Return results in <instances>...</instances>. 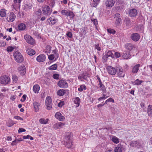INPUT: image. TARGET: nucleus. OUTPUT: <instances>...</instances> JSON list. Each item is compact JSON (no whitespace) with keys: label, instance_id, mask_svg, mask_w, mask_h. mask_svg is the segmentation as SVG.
<instances>
[{"label":"nucleus","instance_id":"nucleus-1","mask_svg":"<svg viewBox=\"0 0 152 152\" xmlns=\"http://www.w3.org/2000/svg\"><path fill=\"white\" fill-rule=\"evenodd\" d=\"M71 135L70 134L65 136L64 139L65 145L66 147L68 148H70L73 145V142L72 140L71 139Z\"/></svg>","mask_w":152,"mask_h":152},{"label":"nucleus","instance_id":"nucleus-2","mask_svg":"<svg viewBox=\"0 0 152 152\" xmlns=\"http://www.w3.org/2000/svg\"><path fill=\"white\" fill-rule=\"evenodd\" d=\"M14 56L15 60L17 62L21 63L23 61V56L19 52H16L14 53Z\"/></svg>","mask_w":152,"mask_h":152},{"label":"nucleus","instance_id":"nucleus-3","mask_svg":"<svg viewBox=\"0 0 152 152\" xmlns=\"http://www.w3.org/2000/svg\"><path fill=\"white\" fill-rule=\"evenodd\" d=\"M45 104L47 110H50L52 108V99L50 96H47L46 99Z\"/></svg>","mask_w":152,"mask_h":152},{"label":"nucleus","instance_id":"nucleus-4","mask_svg":"<svg viewBox=\"0 0 152 152\" xmlns=\"http://www.w3.org/2000/svg\"><path fill=\"white\" fill-rule=\"evenodd\" d=\"M52 10L50 9L48 6H45L42 9V11L43 14L45 16H49L51 13Z\"/></svg>","mask_w":152,"mask_h":152},{"label":"nucleus","instance_id":"nucleus-5","mask_svg":"<svg viewBox=\"0 0 152 152\" xmlns=\"http://www.w3.org/2000/svg\"><path fill=\"white\" fill-rule=\"evenodd\" d=\"M10 79L7 76L5 75L0 77V83L3 84H6L9 83Z\"/></svg>","mask_w":152,"mask_h":152},{"label":"nucleus","instance_id":"nucleus-6","mask_svg":"<svg viewBox=\"0 0 152 152\" xmlns=\"http://www.w3.org/2000/svg\"><path fill=\"white\" fill-rule=\"evenodd\" d=\"M16 15L13 12H10L9 14L7 15L6 19L7 21L11 22L14 21L16 18Z\"/></svg>","mask_w":152,"mask_h":152},{"label":"nucleus","instance_id":"nucleus-7","mask_svg":"<svg viewBox=\"0 0 152 152\" xmlns=\"http://www.w3.org/2000/svg\"><path fill=\"white\" fill-rule=\"evenodd\" d=\"M57 85L59 87L62 88H66L68 86V83L65 80H62L58 81Z\"/></svg>","mask_w":152,"mask_h":152},{"label":"nucleus","instance_id":"nucleus-8","mask_svg":"<svg viewBox=\"0 0 152 152\" xmlns=\"http://www.w3.org/2000/svg\"><path fill=\"white\" fill-rule=\"evenodd\" d=\"M24 38L26 41L31 45L34 44V41L32 37L28 35H26L24 36Z\"/></svg>","mask_w":152,"mask_h":152},{"label":"nucleus","instance_id":"nucleus-9","mask_svg":"<svg viewBox=\"0 0 152 152\" xmlns=\"http://www.w3.org/2000/svg\"><path fill=\"white\" fill-rule=\"evenodd\" d=\"M140 34L137 33L132 34L130 35L131 39L134 41L137 42L140 39Z\"/></svg>","mask_w":152,"mask_h":152},{"label":"nucleus","instance_id":"nucleus-10","mask_svg":"<svg viewBox=\"0 0 152 152\" xmlns=\"http://www.w3.org/2000/svg\"><path fill=\"white\" fill-rule=\"evenodd\" d=\"M129 145L132 147L139 148L140 146V144L137 141L133 140L130 142Z\"/></svg>","mask_w":152,"mask_h":152},{"label":"nucleus","instance_id":"nucleus-11","mask_svg":"<svg viewBox=\"0 0 152 152\" xmlns=\"http://www.w3.org/2000/svg\"><path fill=\"white\" fill-rule=\"evenodd\" d=\"M107 69L109 73L111 75H115L117 72V70L112 66H109L107 67Z\"/></svg>","mask_w":152,"mask_h":152},{"label":"nucleus","instance_id":"nucleus-12","mask_svg":"<svg viewBox=\"0 0 152 152\" xmlns=\"http://www.w3.org/2000/svg\"><path fill=\"white\" fill-rule=\"evenodd\" d=\"M88 74L86 72H83L81 75L78 76V79L83 81V79L87 80V77H88Z\"/></svg>","mask_w":152,"mask_h":152},{"label":"nucleus","instance_id":"nucleus-13","mask_svg":"<svg viewBox=\"0 0 152 152\" xmlns=\"http://www.w3.org/2000/svg\"><path fill=\"white\" fill-rule=\"evenodd\" d=\"M65 124L64 123L62 122L57 123L53 125V128L56 130L60 129V127H62Z\"/></svg>","mask_w":152,"mask_h":152},{"label":"nucleus","instance_id":"nucleus-14","mask_svg":"<svg viewBox=\"0 0 152 152\" xmlns=\"http://www.w3.org/2000/svg\"><path fill=\"white\" fill-rule=\"evenodd\" d=\"M137 14V10L135 9H132L130 10L129 11V14L131 17L136 16Z\"/></svg>","mask_w":152,"mask_h":152},{"label":"nucleus","instance_id":"nucleus-15","mask_svg":"<svg viewBox=\"0 0 152 152\" xmlns=\"http://www.w3.org/2000/svg\"><path fill=\"white\" fill-rule=\"evenodd\" d=\"M33 105L35 111L36 112L38 111L40 107V104L37 102L35 101L33 103Z\"/></svg>","mask_w":152,"mask_h":152},{"label":"nucleus","instance_id":"nucleus-16","mask_svg":"<svg viewBox=\"0 0 152 152\" xmlns=\"http://www.w3.org/2000/svg\"><path fill=\"white\" fill-rule=\"evenodd\" d=\"M115 3V1L114 0H107L106 2V6L109 7H111L113 6Z\"/></svg>","mask_w":152,"mask_h":152},{"label":"nucleus","instance_id":"nucleus-17","mask_svg":"<svg viewBox=\"0 0 152 152\" xmlns=\"http://www.w3.org/2000/svg\"><path fill=\"white\" fill-rule=\"evenodd\" d=\"M21 0H14V3L12 5L14 8H19L20 6V4Z\"/></svg>","mask_w":152,"mask_h":152},{"label":"nucleus","instance_id":"nucleus-18","mask_svg":"<svg viewBox=\"0 0 152 152\" xmlns=\"http://www.w3.org/2000/svg\"><path fill=\"white\" fill-rule=\"evenodd\" d=\"M46 58V57L44 55H40L38 56L37 58V61L40 62H43L44 61Z\"/></svg>","mask_w":152,"mask_h":152},{"label":"nucleus","instance_id":"nucleus-19","mask_svg":"<svg viewBox=\"0 0 152 152\" xmlns=\"http://www.w3.org/2000/svg\"><path fill=\"white\" fill-rule=\"evenodd\" d=\"M20 72L22 75L25 74L26 72V69L25 66L22 65L19 68Z\"/></svg>","mask_w":152,"mask_h":152},{"label":"nucleus","instance_id":"nucleus-20","mask_svg":"<svg viewBox=\"0 0 152 152\" xmlns=\"http://www.w3.org/2000/svg\"><path fill=\"white\" fill-rule=\"evenodd\" d=\"M125 47L127 49L130 51L135 49L134 45L131 43L127 44L125 45Z\"/></svg>","mask_w":152,"mask_h":152},{"label":"nucleus","instance_id":"nucleus-21","mask_svg":"<svg viewBox=\"0 0 152 152\" xmlns=\"http://www.w3.org/2000/svg\"><path fill=\"white\" fill-rule=\"evenodd\" d=\"M49 20H50L49 22L50 24L54 25V24L57 21V19L55 18H53V17H50L48 19L47 21L49 22Z\"/></svg>","mask_w":152,"mask_h":152},{"label":"nucleus","instance_id":"nucleus-22","mask_svg":"<svg viewBox=\"0 0 152 152\" xmlns=\"http://www.w3.org/2000/svg\"><path fill=\"white\" fill-rule=\"evenodd\" d=\"M140 66V64H137L135 65L132 68V72L133 73H136L139 70V68Z\"/></svg>","mask_w":152,"mask_h":152},{"label":"nucleus","instance_id":"nucleus-23","mask_svg":"<svg viewBox=\"0 0 152 152\" xmlns=\"http://www.w3.org/2000/svg\"><path fill=\"white\" fill-rule=\"evenodd\" d=\"M130 56L129 52H124L122 55V57L124 59H127L130 57Z\"/></svg>","mask_w":152,"mask_h":152},{"label":"nucleus","instance_id":"nucleus-24","mask_svg":"<svg viewBox=\"0 0 152 152\" xmlns=\"http://www.w3.org/2000/svg\"><path fill=\"white\" fill-rule=\"evenodd\" d=\"M117 74L119 77H124V74L123 72V69L122 68L120 69L119 70H117Z\"/></svg>","mask_w":152,"mask_h":152},{"label":"nucleus","instance_id":"nucleus-25","mask_svg":"<svg viewBox=\"0 0 152 152\" xmlns=\"http://www.w3.org/2000/svg\"><path fill=\"white\" fill-rule=\"evenodd\" d=\"M27 53L29 55L32 56L35 54V51L31 48H28L26 50Z\"/></svg>","mask_w":152,"mask_h":152},{"label":"nucleus","instance_id":"nucleus-26","mask_svg":"<svg viewBox=\"0 0 152 152\" xmlns=\"http://www.w3.org/2000/svg\"><path fill=\"white\" fill-rule=\"evenodd\" d=\"M39 89L40 87L39 85H35L33 86V90L35 93H38Z\"/></svg>","mask_w":152,"mask_h":152},{"label":"nucleus","instance_id":"nucleus-27","mask_svg":"<svg viewBox=\"0 0 152 152\" xmlns=\"http://www.w3.org/2000/svg\"><path fill=\"white\" fill-rule=\"evenodd\" d=\"M124 22L125 23L126 26L129 27L131 26L132 23L130 20L129 18H125L124 19Z\"/></svg>","mask_w":152,"mask_h":152},{"label":"nucleus","instance_id":"nucleus-28","mask_svg":"<svg viewBox=\"0 0 152 152\" xmlns=\"http://www.w3.org/2000/svg\"><path fill=\"white\" fill-rule=\"evenodd\" d=\"M55 117L56 119L60 121H63L65 118L64 116L62 115H55Z\"/></svg>","mask_w":152,"mask_h":152},{"label":"nucleus","instance_id":"nucleus-29","mask_svg":"<svg viewBox=\"0 0 152 152\" xmlns=\"http://www.w3.org/2000/svg\"><path fill=\"white\" fill-rule=\"evenodd\" d=\"M122 22L121 18H119L116 20L115 24L116 26H119L121 25Z\"/></svg>","mask_w":152,"mask_h":152},{"label":"nucleus","instance_id":"nucleus-30","mask_svg":"<svg viewBox=\"0 0 152 152\" xmlns=\"http://www.w3.org/2000/svg\"><path fill=\"white\" fill-rule=\"evenodd\" d=\"M65 90L63 89H59L57 92V95L59 96H63L65 94Z\"/></svg>","mask_w":152,"mask_h":152},{"label":"nucleus","instance_id":"nucleus-31","mask_svg":"<svg viewBox=\"0 0 152 152\" xmlns=\"http://www.w3.org/2000/svg\"><path fill=\"white\" fill-rule=\"evenodd\" d=\"M48 121L49 119L48 118L45 119L44 118H42L39 119V121L41 124H45L48 123Z\"/></svg>","mask_w":152,"mask_h":152},{"label":"nucleus","instance_id":"nucleus-32","mask_svg":"<svg viewBox=\"0 0 152 152\" xmlns=\"http://www.w3.org/2000/svg\"><path fill=\"white\" fill-rule=\"evenodd\" d=\"M73 101L75 104L77 105V107L79 106L80 101V98L79 97H77L74 98L73 99Z\"/></svg>","mask_w":152,"mask_h":152},{"label":"nucleus","instance_id":"nucleus-33","mask_svg":"<svg viewBox=\"0 0 152 152\" xmlns=\"http://www.w3.org/2000/svg\"><path fill=\"white\" fill-rule=\"evenodd\" d=\"M110 57L112 58H114V56L113 53L110 50H109L107 52L106 56V57L107 58Z\"/></svg>","mask_w":152,"mask_h":152},{"label":"nucleus","instance_id":"nucleus-34","mask_svg":"<svg viewBox=\"0 0 152 152\" xmlns=\"http://www.w3.org/2000/svg\"><path fill=\"white\" fill-rule=\"evenodd\" d=\"M6 10L4 9H1L0 10V16L2 17L5 16L6 15Z\"/></svg>","mask_w":152,"mask_h":152},{"label":"nucleus","instance_id":"nucleus-35","mask_svg":"<svg viewBox=\"0 0 152 152\" xmlns=\"http://www.w3.org/2000/svg\"><path fill=\"white\" fill-rule=\"evenodd\" d=\"M26 25L24 23L20 24L18 26V28L20 30H23L26 28Z\"/></svg>","mask_w":152,"mask_h":152},{"label":"nucleus","instance_id":"nucleus-36","mask_svg":"<svg viewBox=\"0 0 152 152\" xmlns=\"http://www.w3.org/2000/svg\"><path fill=\"white\" fill-rule=\"evenodd\" d=\"M51 50V47L50 45H48L46 47V49L45 50V52L47 53V54L48 55V53H50Z\"/></svg>","mask_w":152,"mask_h":152},{"label":"nucleus","instance_id":"nucleus-37","mask_svg":"<svg viewBox=\"0 0 152 152\" xmlns=\"http://www.w3.org/2000/svg\"><path fill=\"white\" fill-rule=\"evenodd\" d=\"M15 124V123H14L12 120H9L7 123V126L8 127H11Z\"/></svg>","mask_w":152,"mask_h":152},{"label":"nucleus","instance_id":"nucleus-38","mask_svg":"<svg viewBox=\"0 0 152 152\" xmlns=\"http://www.w3.org/2000/svg\"><path fill=\"white\" fill-rule=\"evenodd\" d=\"M58 67L56 64H55L50 66L48 68V69L50 70H56Z\"/></svg>","mask_w":152,"mask_h":152},{"label":"nucleus","instance_id":"nucleus-39","mask_svg":"<svg viewBox=\"0 0 152 152\" xmlns=\"http://www.w3.org/2000/svg\"><path fill=\"white\" fill-rule=\"evenodd\" d=\"M32 5L26 4L24 5V8L26 10H29L32 8Z\"/></svg>","mask_w":152,"mask_h":152},{"label":"nucleus","instance_id":"nucleus-40","mask_svg":"<svg viewBox=\"0 0 152 152\" xmlns=\"http://www.w3.org/2000/svg\"><path fill=\"white\" fill-rule=\"evenodd\" d=\"M86 89V86L84 85H81L80 87L78 89L79 91L80 92L82 91L83 90H85Z\"/></svg>","mask_w":152,"mask_h":152},{"label":"nucleus","instance_id":"nucleus-41","mask_svg":"<svg viewBox=\"0 0 152 152\" xmlns=\"http://www.w3.org/2000/svg\"><path fill=\"white\" fill-rule=\"evenodd\" d=\"M142 82H143V81L142 80H139L138 79H137L133 83V84L134 85H138L141 84Z\"/></svg>","mask_w":152,"mask_h":152},{"label":"nucleus","instance_id":"nucleus-42","mask_svg":"<svg viewBox=\"0 0 152 152\" xmlns=\"http://www.w3.org/2000/svg\"><path fill=\"white\" fill-rule=\"evenodd\" d=\"M100 87L104 93L106 92V89L104 86L102 84V82L99 83Z\"/></svg>","mask_w":152,"mask_h":152},{"label":"nucleus","instance_id":"nucleus-43","mask_svg":"<svg viewBox=\"0 0 152 152\" xmlns=\"http://www.w3.org/2000/svg\"><path fill=\"white\" fill-rule=\"evenodd\" d=\"M115 152H122V148L120 147H116L114 149Z\"/></svg>","mask_w":152,"mask_h":152},{"label":"nucleus","instance_id":"nucleus-44","mask_svg":"<svg viewBox=\"0 0 152 152\" xmlns=\"http://www.w3.org/2000/svg\"><path fill=\"white\" fill-rule=\"evenodd\" d=\"M148 114H152V105H149L148 106Z\"/></svg>","mask_w":152,"mask_h":152},{"label":"nucleus","instance_id":"nucleus-45","mask_svg":"<svg viewBox=\"0 0 152 152\" xmlns=\"http://www.w3.org/2000/svg\"><path fill=\"white\" fill-rule=\"evenodd\" d=\"M112 140L113 142L116 144H117L119 142L118 139L115 137L112 138Z\"/></svg>","mask_w":152,"mask_h":152},{"label":"nucleus","instance_id":"nucleus-46","mask_svg":"<svg viewBox=\"0 0 152 152\" xmlns=\"http://www.w3.org/2000/svg\"><path fill=\"white\" fill-rule=\"evenodd\" d=\"M107 32L113 34H115V31L113 29L109 28L107 29Z\"/></svg>","mask_w":152,"mask_h":152},{"label":"nucleus","instance_id":"nucleus-47","mask_svg":"<svg viewBox=\"0 0 152 152\" xmlns=\"http://www.w3.org/2000/svg\"><path fill=\"white\" fill-rule=\"evenodd\" d=\"M67 16H69L71 18H73L74 16V15L73 12L71 11H68Z\"/></svg>","mask_w":152,"mask_h":152},{"label":"nucleus","instance_id":"nucleus-48","mask_svg":"<svg viewBox=\"0 0 152 152\" xmlns=\"http://www.w3.org/2000/svg\"><path fill=\"white\" fill-rule=\"evenodd\" d=\"M23 139H28L29 138H30V139L31 140H34V138L32 137H31V136L28 135L26 136H23Z\"/></svg>","mask_w":152,"mask_h":152},{"label":"nucleus","instance_id":"nucleus-49","mask_svg":"<svg viewBox=\"0 0 152 152\" xmlns=\"http://www.w3.org/2000/svg\"><path fill=\"white\" fill-rule=\"evenodd\" d=\"M68 11L66 10H62L61 11V13L63 15H65L66 16H67V15H68Z\"/></svg>","mask_w":152,"mask_h":152},{"label":"nucleus","instance_id":"nucleus-50","mask_svg":"<svg viewBox=\"0 0 152 152\" xmlns=\"http://www.w3.org/2000/svg\"><path fill=\"white\" fill-rule=\"evenodd\" d=\"M59 75L57 74H55L53 75V77L55 79H58L59 78Z\"/></svg>","mask_w":152,"mask_h":152},{"label":"nucleus","instance_id":"nucleus-51","mask_svg":"<svg viewBox=\"0 0 152 152\" xmlns=\"http://www.w3.org/2000/svg\"><path fill=\"white\" fill-rule=\"evenodd\" d=\"M114 102V100L113 99L111 98H110L105 101L104 104H107V102Z\"/></svg>","mask_w":152,"mask_h":152},{"label":"nucleus","instance_id":"nucleus-52","mask_svg":"<svg viewBox=\"0 0 152 152\" xmlns=\"http://www.w3.org/2000/svg\"><path fill=\"white\" fill-rule=\"evenodd\" d=\"M106 95L103 94V96L102 97H100L99 98H98V100L99 101H100L101 100H102V99H106L107 97H108V96H107V97H106Z\"/></svg>","mask_w":152,"mask_h":152},{"label":"nucleus","instance_id":"nucleus-53","mask_svg":"<svg viewBox=\"0 0 152 152\" xmlns=\"http://www.w3.org/2000/svg\"><path fill=\"white\" fill-rule=\"evenodd\" d=\"M55 56L54 54H51L48 56V58L50 60H52L54 59Z\"/></svg>","mask_w":152,"mask_h":152},{"label":"nucleus","instance_id":"nucleus-54","mask_svg":"<svg viewBox=\"0 0 152 152\" xmlns=\"http://www.w3.org/2000/svg\"><path fill=\"white\" fill-rule=\"evenodd\" d=\"M14 48L12 47H8L7 49V50L8 52H11L13 50Z\"/></svg>","mask_w":152,"mask_h":152},{"label":"nucleus","instance_id":"nucleus-55","mask_svg":"<svg viewBox=\"0 0 152 152\" xmlns=\"http://www.w3.org/2000/svg\"><path fill=\"white\" fill-rule=\"evenodd\" d=\"M26 130L25 129L22 128H19L18 130V133L25 132Z\"/></svg>","mask_w":152,"mask_h":152},{"label":"nucleus","instance_id":"nucleus-56","mask_svg":"<svg viewBox=\"0 0 152 152\" xmlns=\"http://www.w3.org/2000/svg\"><path fill=\"white\" fill-rule=\"evenodd\" d=\"M27 96L26 95H23L22 97V99L20 100L21 101L23 102H24L26 99Z\"/></svg>","mask_w":152,"mask_h":152},{"label":"nucleus","instance_id":"nucleus-57","mask_svg":"<svg viewBox=\"0 0 152 152\" xmlns=\"http://www.w3.org/2000/svg\"><path fill=\"white\" fill-rule=\"evenodd\" d=\"M121 56L120 53L119 52H115V56L116 58H119Z\"/></svg>","mask_w":152,"mask_h":152},{"label":"nucleus","instance_id":"nucleus-58","mask_svg":"<svg viewBox=\"0 0 152 152\" xmlns=\"http://www.w3.org/2000/svg\"><path fill=\"white\" fill-rule=\"evenodd\" d=\"M12 79L13 81L16 82L18 80V77L15 75L12 76Z\"/></svg>","mask_w":152,"mask_h":152},{"label":"nucleus","instance_id":"nucleus-59","mask_svg":"<svg viewBox=\"0 0 152 152\" xmlns=\"http://www.w3.org/2000/svg\"><path fill=\"white\" fill-rule=\"evenodd\" d=\"M100 1V0H93L94 2L95 3L94 4V7H95L96 6Z\"/></svg>","mask_w":152,"mask_h":152},{"label":"nucleus","instance_id":"nucleus-60","mask_svg":"<svg viewBox=\"0 0 152 152\" xmlns=\"http://www.w3.org/2000/svg\"><path fill=\"white\" fill-rule=\"evenodd\" d=\"M66 35L69 37L71 38L72 37V34L70 32H68L66 33Z\"/></svg>","mask_w":152,"mask_h":152},{"label":"nucleus","instance_id":"nucleus-61","mask_svg":"<svg viewBox=\"0 0 152 152\" xmlns=\"http://www.w3.org/2000/svg\"><path fill=\"white\" fill-rule=\"evenodd\" d=\"M120 15L119 13H116L114 15V18H120Z\"/></svg>","mask_w":152,"mask_h":152},{"label":"nucleus","instance_id":"nucleus-62","mask_svg":"<svg viewBox=\"0 0 152 152\" xmlns=\"http://www.w3.org/2000/svg\"><path fill=\"white\" fill-rule=\"evenodd\" d=\"M64 102H61L58 104V107H62L63 105H64Z\"/></svg>","mask_w":152,"mask_h":152},{"label":"nucleus","instance_id":"nucleus-63","mask_svg":"<svg viewBox=\"0 0 152 152\" xmlns=\"http://www.w3.org/2000/svg\"><path fill=\"white\" fill-rule=\"evenodd\" d=\"M14 118L17 120H20L21 121L23 120V118H22L18 116H15L14 117Z\"/></svg>","mask_w":152,"mask_h":152},{"label":"nucleus","instance_id":"nucleus-64","mask_svg":"<svg viewBox=\"0 0 152 152\" xmlns=\"http://www.w3.org/2000/svg\"><path fill=\"white\" fill-rule=\"evenodd\" d=\"M17 143V140H15L13 141L11 143L12 145H15Z\"/></svg>","mask_w":152,"mask_h":152}]
</instances>
